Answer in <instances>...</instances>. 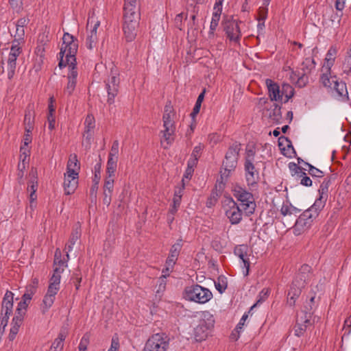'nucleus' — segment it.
Segmentation results:
<instances>
[{
  "label": "nucleus",
  "mask_w": 351,
  "mask_h": 351,
  "mask_svg": "<svg viewBox=\"0 0 351 351\" xmlns=\"http://www.w3.org/2000/svg\"><path fill=\"white\" fill-rule=\"evenodd\" d=\"M244 169L247 185L250 186H256L259 181L260 177L259 171L256 168L254 162H250V160L245 162Z\"/></svg>",
  "instance_id": "16"
},
{
  "label": "nucleus",
  "mask_w": 351,
  "mask_h": 351,
  "mask_svg": "<svg viewBox=\"0 0 351 351\" xmlns=\"http://www.w3.org/2000/svg\"><path fill=\"white\" fill-rule=\"evenodd\" d=\"M315 67V62L313 58H306L301 64V67L296 71L291 70L290 80L299 88L306 86L309 82L308 75Z\"/></svg>",
  "instance_id": "4"
},
{
  "label": "nucleus",
  "mask_w": 351,
  "mask_h": 351,
  "mask_svg": "<svg viewBox=\"0 0 351 351\" xmlns=\"http://www.w3.org/2000/svg\"><path fill=\"white\" fill-rule=\"evenodd\" d=\"M22 49L20 46L12 45L7 60L8 63V77L11 80L14 74L16 67V60L21 53Z\"/></svg>",
  "instance_id": "17"
},
{
  "label": "nucleus",
  "mask_w": 351,
  "mask_h": 351,
  "mask_svg": "<svg viewBox=\"0 0 351 351\" xmlns=\"http://www.w3.org/2000/svg\"><path fill=\"white\" fill-rule=\"evenodd\" d=\"M337 53V50L335 47L332 46L328 49L326 56L325 62L322 66L324 70H326V71H330V70H331V67L334 64Z\"/></svg>",
  "instance_id": "34"
},
{
  "label": "nucleus",
  "mask_w": 351,
  "mask_h": 351,
  "mask_svg": "<svg viewBox=\"0 0 351 351\" xmlns=\"http://www.w3.org/2000/svg\"><path fill=\"white\" fill-rule=\"evenodd\" d=\"M80 237H81L80 227H77L75 228H73L71 232L69 240V243L66 245L65 249L67 250L66 255L67 259H69V253L72 250L73 246L80 239Z\"/></svg>",
  "instance_id": "33"
},
{
  "label": "nucleus",
  "mask_w": 351,
  "mask_h": 351,
  "mask_svg": "<svg viewBox=\"0 0 351 351\" xmlns=\"http://www.w3.org/2000/svg\"><path fill=\"white\" fill-rule=\"evenodd\" d=\"M123 20L134 21L137 15V21H140V11L138 5V0H124Z\"/></svg>",
  "instance_id": "13"
},
{
  "label": "nucleus",
  "mask_w": 351,
  "mask_h": 351,
  "mask_svg": "<svg viewBox=\"0 0 351 351\" xmlns=\"http://www.w3.org/2000/svg\"><path fill=\"white\" fill-rule=\"evenodd\" d=\"M332 82L334 83V86L332 89L335 90L340 97L348 99V92L346 84L342 81L339 82L336 76H333Z\"/></svg>",
  "instance_id": "32"
},
{
  "label": "nucleus",
  "mask_w": 351,
  "mask_h": 351,
  "mask_svg": "<svg viewBox=\"0 0 351 351\" xmlns=\"http://www.w3.org/2000/svg\"><path fill=\"white\" fill-rule=\"evenodd\" d=\"M304 287H300L297 285H294V282H292V285L291 286L290 289L288 291L287 295H293L295 296H300L302 293V289Z\"/></svg>",
  "instance_id": "58"
},
{
  "label": "nucleus",
  "mask_w": 351,
  "mask_h": 351,
  "mask_svg": "<svg viewBox=\"0 0 351 351\" xmlns=\"http://www.w3.org/2000/svg\"><path fill=\"white\" fill-rule=\"evenodd\" d=\"M214 12L213 13V16L210 22V30L212 33L214 32V31L216 29L217 27L218 26L219 21L221 18V14L222 12V8L214 7Z\"/></svg>",
  "instance_id": "37"
},
{
  "label": "nucleus",
  "mask_w": 351,
  "mask_h": 351,
  "mask_svg": "<svg viewBox=\"0 0 351 351\" xmlns=\"http://www.w3.org/2000/svg\"><path fill=\"white\" fill-rule=\"evenodd\" d=\"M181 242L182 240H179L177 241V243L171 246L168 257L178 260V256L182 247Z\"/></svg>",
  "instance_id": "45"
},
{
  "label": "nucleus",
  "mask_w": 351,
  "mask_h": 351,
  "mask_svg": "<svg viewBox=\"0 0 351 351\" xmlns=\"http://www.w3.org/2000/svg\"><path fill=\"white\" fill-rule=\"evenodd\" d=\"M241 21L234 19L232 16H224L221 25L227 38L230 42L239 44L241 38V32L239 25Z\"/></svg>",
  "instance_id": "8"
},
{
  "label": "nucleus",
  "mask_w": 351,
  "mask_h": 351,
  "mask_svg": "<svg viewBox=\"0 0 351 351\" xmlns=\"http://www.w3.org/2000/svg\"><path fill=\"white\" fill-rule=\"evenodd\" d=\"M332 176L325 178L319 189V195L323 197H328V188L331 184Z\"/></svg>",
  "instance_id": "40"
},
{
  "label": "nucleus",
  "mask_w": 351,
  "mask_h": 351,
  "mask_svg": "<svg viewBox=\"0 0 351 351\" xmlns=\"http://www.w3.org/2000/svg\"><path fill=\"white\" fill-rule=\"evenodd\" d=\"M25 29L23 27H16V34L12 45L20 46L24 43Z\"/></svg>",
  "instance_id": "43"
},
{
  "label": "nucleus",
  "mask_w": 351,
  "mask_h": 351,
  "mask_svg": "<svg viewBox=\"0 0 351 351\" xmlns=\"http://www.w3.org/2000/svg\"><path fill=\"white\" fill-rule=\"evenodd\" d=\"M248 247L246 245H239L234 247V253L238 256L243 263L244 267L246 269L245 276H247L249 274L250 262L247 256Z\"/></svg>",
  "instance_id": "20"
},
{
  "label": "nucleus",
  "mask_w": 351,
  "mask_h": 351,
  "mask_svg": "<svg viewBox=\"0 0 351 351\" xmlns=\"http://www.w3.org/2000/svg\"><path fill=\"white\" fill-rule=\"evenodd\" d=\"M175 112L172 106H165L162 116L164 130L160 131L162 134L160 140L164 149H168L175 140L176 125L173 121Z\"/></svg>",
  "instance_id": "3"
},
{
  "label": "nucleus",
  "mask_w": 351,
  "mask_h": 351,
  "mask_svg": "<svg viewBox=\"0 0 351 351\" xmlns=\"http://www.w3.org/2000/svg\"><path fill=\"white\" fill-rule=\"evenodd\" d=\"M270 293V290L267 288H264L258 294V299L256 302L250 308L249 313L258 304L263 302L266 300Z\"/></svg>",
  "instance_id": "48"
},
{
  "label": "nucleus",
  "mask_w": 351,
  "mask_h": 351,
  "mask_svg": "<svg viewBox=\"0 0 351 351\" xmlns=\"http://www.w3.org/2000/svg\"><path fill=\"white\" fill-rule=\"evenodd\" d=\"M24 317H25V316L22 315L21 314L19 315V314L15 313V315L14 316V317L12 319V323H11L12 327L10 328V334L8 336L10 341H13L15 339L16 335L19 332L21 326L22 325V324L23 322Z\"/></svg>",
  "instance_id": "26"
},
{
  "label": "nucleus",
  "mask_w": 351,
  "mask_h": 351,
  "mask_svg": "<svg viewBox=\"0 0 351 351\" xmlns=\"http://www.w3.org/2000/svg\"><path fill=\"white\" fill-rule=\"evenodd\" d=\"M34 295V289L31 290L30 293L25 292L21 300L18 303L16 313L19 315H22L25 316L27 307L30 303V301L32 298V296Z\"/></svg>",
  "instance_id": "23"
},
{
  "label": "nucleus",
  "mask_w": 351,
  "mask_h": 351,
  "mask_svg": "<svg viewBox=\"0 0 351 351\" xmlns=\"http://www.w3.org/2000/svg\"><path fill=\"white\" fill-rule=\"evenodd\" d=\"M64 343L61 340L55 339L49 351H61L63 349Z\"/></svg>",
  "instance_id": "63"
},
{
  "label": "nucleus",
  "mask_w": 351,
  "mask_h": 351,
  "mask_svg": "<svg viewBox=\"0 0 351 351\" xmlns=\"http://www.w3.org/2000/svg\"><path fill=\"white\" fill-rule=\"evenodd\" d=\"M342 71L344 74L351 77V54L346 57L343 62Z\"/></svg>",
  "instance_id": "51"
},
{
  "label": "nucleus",
  "mask_w": 351,
  "mask_h": 351,
  "mask_svg": "<svg viewBox=\"0 0 351 351\" xmlns=\"http://www.w3.org/2000/svg\"><path fill=\"white\" fill-rule=\"evenodd\" d=\"M97 41V34L90 32V34L86 38V47L89 49H92L95 46Z\"/></svg>",
  "instance_id": "54"
},
{
  "label": "nucleus",
  "mask_w": 351,
  "mask_h": 351,
  "mask_svg": "<svg viewBox=\"0 0 351 351\" xmlns=\"http://www.w3.org/2000/svg\"><path fill=\"white\" fill-rule=\"evenodd\" d=\"M311 313H302L297 315L295 324L293 327L294 335L298 337L303 336L307 328L313 325Z\"/></svg>",
  "instance_id": "11"
},
{
  "label": "nucleus",
  "mask_w": 351,
  "mask_h": 351,
  "mask_svg": "<svg viewBox=\"0 0 351 351\" xmlns=\"http://www.w3.org/2000/svg\"><path fill=\"white\" fill-rule=\"evenodd\" d=\"M34 119H35V112L33 110V108L30 106H28L25 110V117H24V125H25V132L27 133H32L34 127Z\"/></svg>",
  "instance_id": "27"
},
{
  "label": "nucleus",
  "mask_w": 351,
  "mask_h": 351,
  "mask_svg": "<svg viewBox=\"0 0 351 351\" xmlns=\"http://www.w3.org/2000/svg\"><path fill=\"white\" fill-rule=\"evenodd\" d=\"M312 277L313 274L311 273V267L308 265L304 264L299 269V271L293 281L294 282V285L304 288Z\"/></svg>",
  "instance_id": "15"
},
{
  "label": "nucleus",
  "mask_w": 351,
  "mask_h": 351,
  "mask_svg": "<svg viewBox=\"0 0 351 351\" xmlns=\"http://www.w3.org/2000/svg\"><path fill=\"white\" fill-rule=\"evenodd\" d=\"M215 188H216L215 190H213L211 192V194H210L209 198L208 199L206 204H207V206H208V207L214 206L217 203L219 197L221 195V191L223 190L224 186L223 188L220 189L219 187L218 183H217L215 186Z\"/></svg>",
  "instance_id": "38"
},
{
  "label": "nucleus",
  "mask_w": 351,
  "mask_h": 351,
  "mask_svg": "<svg viewBox=\"0 0 351 351\" xmlns=\"http://www.w3.org/2000/svg\"><path fill=\"white\" fill-rule=\"evenodd\" d=\"M117 71L111 69L110 77L105 81L106 88L108 93L107 104L109 106V110H114L115 97L119 91L120 79Z\"/></svg>",
  "instance_id": "7"
},
{
  "label": "nucleus",
  "mask_w": 351,
  "mask_h": 351,
  "mask_svg": "<svg viewBox=\"0 0 351 351\" xmlns=\"http://www.w3.org/2000/svg\"><path fill=\"white\" fill-rule=\"evenodd\" d=\"M80 169V162L77 160L76 154H71L69 156L67 165L66 172L65 173L73 174L75 176L79 175V170Z\"/></svg>",
  "instance_id": "31"
},
{
  "label": "nucleus",
  "mask_w": 351,
  "mask_h": 351,
  "mask_svg": "<svg viewBox=\"0 0 351 351\" xmlns=\"http://www.w3.org/2000/svg\"><path fill=\"white\" fill-rule=\"evenodd\" d=\"M289 169L292 172L294 173L293 176H296L298 178L300 175H305V172L303 171V168L298 166L295 163H290Z\"/></svg>",
  "instance_id": "56"
},
{
  "label": "nucleus",
  "mask_w": 351,
  "mask_h": 351,
  "mask_svg": "<svg viewBox=\"0 0 351 351\" xmlns=\"http://www.w3.org/2000/svg\"><path fill=\"white\" fill-rule=\"evenodd\" d=\"M215 285L217 290L220 293H223L228 287L227 278L224 276H219L217 278V281H215Z\"/></svg>",
  "instance_id": "44"
},
{
  "label": "nucleus",
  "mask_w": 351,
  "mask_h": 351,
  "mask_svg": "<svg viewBox=\"0 0 351 351\" xmlns=\"http://www.w3.org/2000/svg\"><path fill=\"white\" fill-rule=\"evenodd\" d=\"M282 97H285V103L287 102L294 95V88L289 84H283L280 89Z\"/></svg>",
  "instance_id": "39"
},
{
  "label": "nucleus",
  "mask_w": 351,
  "mask_h": 351,
  "mask_svg": "<svg viewBox=\"0 0 351 351\" xmlns=\"http://www.w3.org/2000/svg\"><path fill=\"white\" fill-rule=\"evenodd\" d=\"M93 117L90 116H87L85 120V130L84 131H92L95 127Z\"/></svg>",
  "instance_id": "64"
},
{
  "label": "nucleus",
  "mask_w": 351,
  "mask_h": 351,
  "mask_svg": "<svg viewBox=\"0 0 351 351\" xmlns=\"http://www.w3.org/2000/svg\"><path fill=\"white\" fill-rule=\"evenodd\" d=\"M322 73L319 79L320 82L324 87L330 88L332 89L334 86V83L332 82L333 76H331L330 71H326V70H324V68H322Z\"/></svg>",
  "instance_id": "36"
},
{
  "label": "nucleus",
  "mask_w": 351,
  "mask_h": 351,
  "mask_svg": "<svg viewBox=\"0 0 351 351\" xmlns=\"http://www.w3.org/2000/svg\"><path fill=\"white\" fill-rule=\"evenodd\" d=\"M14 304V293L7 291L1 302V315L10 316L12 314Z\"/></svg>",
  "instance_id": "19"
},
{
  "label": "nucleus",
  "mask_w": 351,
  "mask_h": 351,
  "mask_svg": "<svg viewBox=\"0 0 351 351\" xmlns=\"http://www.w3.org/2000/svg\"><path fill=\"white\" fill-rule=\"evenodd\" d=\"M57 293V291L47 289V291L43 298L41 304V311L43 314H45L46 312H47L48 310L52 306Z\"/></svg>",
  "instance_id": "29"
},
{
  "label": "nucleus",
  "mask_w": 351,
  "mask_h": 351,
  "mask_svg": "<svg viewBox=\"0 0 351 351\" xmlns=\"http://www.w3.org/2000/svg\"><path fill=\"white\" fill-rule=\"evenodd\" d=\"M118 159L108 158L106 166V176H114L117 168Z\"/></svg>",
  "instance_id": "42"
},
{
  "label": "nucleus",
  "mask_w": 351,
  "mask_h": 351,
  "mask_svg": "<svg viewBox=\"0 0 351 351\" xmlns=\"http://www.w3.org/2000/svg\"><path fill=\"white\" fill-rule=\"evenodd\" d=\"M215 319L208 313H204V317L199 321L198 325L194 328V337L197 341L205 340L214 328Z\"/></svg>",
  "instance_id": "9"
},
{
  "label": "nucleus",
  "mask_w": 351,
  "mask_h": 351,
  "mask_svg": "<svg viewBox=\"0 0 351 351\" xmlns=\"http://www.w3.org/2000/svg\"><path fill=\"white\" fill-rule=\"evenodd\" d=\"M11 8L17 12L21 11L23 8L22 0H9Z\"/></svg>",
  "instance_id": "62"
},
{
  "label": "nucleus",
  "mask_w": 351,
  "mask_h": 351,
  "mask_svg": "<svg viewBox=\"0 0 351 351\" xmlns=\"http://www.w3.org/2000/svg\"><path fill=\"white\" fill-rule=\"evenodd\" d=\"M101 162L97 163L94 167L95 175L93 182H99L101 178Z\"/></svg>",
  "instance_id": "61"
},
{
  "label": "nucleus",
  "mask_w": 351,
  "mask_h": 351,
  "mask_svg": "<svg viewBox=\"0 0 351 351\" xmlns=\"http://www.w3.org/2000/svg\"><path fill=\"white\" fill-rule=\"evenodd\" d=\"M184 294L186 300L199 304H205L213 297V293L208 289L199 285L186 287Z\"/></svg>",
  "instance_id": "5"
},
{
  "label": "nucleus",
  "mask_w": 351,
  "mask_h": 351,
  "mask_svg": "<svg viewBox=\"0 0 351 351\" xmlns=\"http://www.w3.org/2000/svg\"><path fill=\"white\" fill-rule=\"evenodd\" d=\"M169 340L164 333L154 334L148 339L142 351H167Z\"/></svg>",
  "instance_id": "10"
},
{
  "label": "nucleus",
  "mask_w": 351,
  "mask_h": 351,
  "mask_svg": "<svg viewBox=\"0 0 351 351\" xmlns=\"http://www.w3.org/2000/svg\"><path fill=\"white\" fill-rule=\"evenodd\" d=\"M62 46L59 53L60 69L68 66H76V53L78 49V40L69 33H64L62 37Z\"/></svg>",
  "instance_id": "2"
},
{
  "label": "nucleus",
  "mask_w": 351,
  "mask_h": 351,
  "mask_svg": "<svg viewBox=\"0 0 351 351\" xmlns=\"http://www.w3.org/2000/svg\"><path fill=\"white\" fill-rule=\"evenodd\" d=\"M300 212V210L298 209L297 208L293 206L291 204H283L281 209H280V213L283 216H293L294 217H296L298 216V214Z\"/></svg>",
  "instance_id": "35"
},
{
  "label": "nucleus",
  "mask_w": 351,
  "mask_h": 351,
  "mask_svg": "<svg viewBox=\"0 0 351 351\" xmlns=\"http://www.w3.org/2000/svg\"><path fill=\"white\" fill-rule=\"evenodd\" d=\"M119 143L118 140H114L112 143L108 158H112L114 159L119 158Z\"/></svg>",
  "instance_id": "52"
},
{
  "label": "nucleus",
  "mask_w": 351,
  "mask_h": 351,
  "mask_svg": "<svg viewBox=\"0 0 351 351\" xmlns=\"http://www.w3.org/2000/svg\"><path fill=\"white\" fill-rule=\"evenodd\" d=\"M319 302V297L317 298L315 292H310L308 295L306 297L305 304L303 309L301 311V313H311V317H312L313 311L316 308Z\"/></svg>",
  "instance_id": "22"
},
{
  "label": "nucleus",
  "mask_w": 351,
  "mask_h": 351,
  "mask_svg": "<svg viewBox=\"0 0 351 351\" xmlns=\"http://www.w3.org/2000/svg\"><path fill=\"white\" fill-rule=\"evenodd\" d=\"M69 259L66 258V261H63L62 259V253L59 248H57L55 252L54 255V261L53 264L55 265H58V267L63 268L64 267H66L67 264L66 262Z\"/></svg>",
  "instance_id": "46"
},
{
  "label": "nucleus",
  "mask_w": 351,
  "mask_h": 351,
  "mask_svg": "<svg viewBox=\"0 0 351 351\" xmlns=\"http://www.w3.org/2000/svg\"><path fill=\"white\" fill-rule=\"evenodd\" d=\"M204 148V145H202V143H199V145H197L193 148V150L191 154V157L198 160L202 155Z\"/></svg>",
  "instance_id": "57"
},
{
  "label": "nucleus",
  "mask_w": 351,
  "mask_h": 351,
  "mask_svg": "<svg viewBox=\"0 0 351 351\" xmlns=\"http://www.w3.org/2000/svg\"><path fill=\"white\" fill-rule=\"evenodd\" d=\"M64 271V268L56 267L53 269V274L49 279L48 289L51 291H57L60 290V283L61 280V274Z\"/></svg>",
  "instance_id": "25"
},
{
  "label": "nucleus",
  "mask_w": 351,
  "mask_h": 351,
  "mask_svg": "<svg viewBox=\"0 0 351 351\" xmlns=\"http://www.w3.org/2000/svg\"><path fill=\"white\" fill-rule=\"evenodd\" d=\"M234 196L241 202L244 213L247 216L252 215L255 211L256 203L253 195L240 186H235L233 189Z\"/></svg>",
  "instance_id": "6"
},
{
  "label": "nucleus",
  "mask_w": 351,
  "mask_h": 351,
  "mask_svg": "<svg viewBox=\"0 0 351 351\" xmlns=\"http://www.w3.org/2000/svg\"><path fill=\"white\" fill-rule=\"evenodd\" d=\"M78 185V176L64 173V189L65 194H73Z\"/></svg>",
  "instance_id": "21"
},
{
  "label": "nucleus",
  "mask_w": 351,
  "mask_h": 351,
  "mask_svg": "<svg viewBox=\"0 0 351 351\" xmlns=\"http://www.w3.org/2000/svg\"><path fill=\"white\" fill-rule=\"evenodd\" d=\"M36 170L34 169L33 168L29 172V176L32 177V180H31L28 184L27 191L30 192L29 198L31 202L34 201L37 198V195L36 194L38 189L37 177L36 176Z\"/></svg>",
  "instance_id": "30"
},
{
  "label": "nucleus",
  "mask_w": 351,
  "mask_h": 351,
  "mask_svg": "<svg viewBox=\"0 0 351 351\" xmlns=\"http://www.w3.org/2000/svg\"><path fill=\"white\" fill-rule=\"evenodd\" d=\"M318 215L317 211L313 210V208H311V207L304 210L295 221V229L300 230L308 228Z\"/></svg>",
  "instance_id": "12"
},
{
  "label": "nucleus",
  "mask_w": 351,
  "mask_h": 351,
  "mask_svg": "<svg viewBox=\"0 0 351 351\" xmlns=\"http://www.w3.org/2000/svg\"><path fill=\"white\" fill-rule=\"evenodd\" d=\"M138 24L139 21H137V16L134 21H123V31L128 42H131L136 38Z\"/></svg>",
  "instance_id": "18"
},
{
  "label": "nucleus",
  "mask_w": 351,
  "mask_h": 351,
  "mask_svg": "<svg viewBox=\"0 0 351 351\" xmlns=\"http://www.w3.org/2000/svg\"><path fill=\"white\" fill-rule=\"evenodd\" d=\"M100 25V22L97 20H95L94 16H89L87 21V27L90 25L92 27L91 32H95L97 34V29Z\"/></svg>",
  "instance_id": "55"
},
{
  "label": "nucleus",
  "mask_w": 351,
  "mask_h": 351,
  "mask_svg": "<svg viewBox=\"0 0 351 351\" xmlns=\"http://www.w3.org/2000/svg\"><path fill=\"white\" fill-rule=\"evenodd\" d=\"M274 108L269 113V118L275 123H279L282 119L281 107L277 104H273Z\"/></svg>",
  "instance_id": "41"
},
{
  "label": "nucleus",
  "mask_w": 351,
  "mask_h": 351,
  "mask_svg": "<svg viewBox=\"0 0 351 351\" xmlns=\"http://www.w3.org/2000/svg\"><path fill=\"white\" fill-rule=\"evenodd\" d=\"M21 152H22L23 154H24L25 156L24 158L22 159L21 162H19L18 165V170L20 172H22L24 171V169H25V165L27 163V162L26 161L27 154L26 153V149H25L23 147H21Z\"/></svg>",
  "instance_id": "60"
},
{
  "label": "nucleus",
  "mask_w": 351,
  "mask_h": 351,
  "mask_svg": "<svg viewBox=\"0 0 351 351\" xmlns=\"http://www.w3.org/2000/svg\"><path fill=\"white\" fill-rule=\"evenodd\" d=\"M69 72L67 76L68 83L64 88V92L69 95H71L76 86L77 71L76 66H69Z\"/></svg>",
  "instance_id": "24"
},
{
  "label": "nucleus",
  "mask_w": 351,
  "mask_h": 351,
  "mask_svg": "<svg viewBox=\"0 0 351 351\" xmlns=\"http://www.w3.org/2000/svg\"><path fill=\"white\" fill-rule=\"evenodd\" d=\"M327 199L328 197H323L322 195H319V198L315 200V203L311 206V208L317 211V213L319 214L321 210L324 208Z\"/></svg>",
  "instance_id": "49"
},
{
  "label": "nucleus",
  "mask_w": 351,
  "mask_h": 351,
  "mask_svg": "<svg viewBox=\"0 0 351 351\" xmlns=\"http://www.w3.org/2000/svg\"><path fill=\"white\" fill-rule=\"evenodd\" d=\"M114 176H106L103 187L104 192H109L112 194L114 189Z\"/></svg>",
  "instance_id": "47"
},
{
  "label": "nucleus",
  "mask_w": 351,
  "mask_h": 351,
  "mask_svg": "<svg viewBox=\"0 0 351 351\" xmlns=\"http://www.w3.org/2000/svg\"><path fill=\"white\" fill-rule=\"evenodd\" d=\"M266 85L267 86L269 96L271 101H279L282 99L280 86L277 83L274 82L270 79H267Z\"/></svg>",
  "instance_id": "28"
},
{
  "label": "nucleus",
  "mask_w": 351,
  "mask_h": 351,
  "mask_svg": "<svg viewBox=\"0 0 351 351\" xmlns=\"http://www.w3.org/2000/svg\"><path fill=\"white\" fill-rule=\"evenodd\" d=\"M283 145H286L287 147H291L292 149H293L291 141L287 137L282 136L278 138V146L281 149H285V147L282 148Z\"/></svg>",
  "instance_id": "59"
},
{
  "label": "nucleus",
  "mask_w": 351,
  "mask_h": 351,
  "mask_svg": "<svg viewBox=\"0 0 351 351\" xmlns=\"http://www.w3.org/2000/svg\"><path fill=\"white\" fill-rule=\"evenodd\" d=\"M241 149V144L237 141L234 142L228 147L219 171L220 180H218V186L220 189L225 186L231 172L236 169Z\"/></svg>",
  "instance_id": "1"
},
{
  "label": "nucleus",
  "mask_w": 351,
  "mask_h": 351,
  "mask_svg": "<svg viewBox=\"0 0 351 351\" xmlns=\"http://www.w3.org/2000/svg\"><path fill=\"white\" fill-rule=\"evenodd\" d=\"M345 4H346V0H336V1H335V6L337 11V12L336 13V16L337 17L338 23L340 22L341 19L343 16L342 11L345 8Z\"/></svg>",
  "instance_id": "50"
},
{
  "label": "nucleus",
  "mask_w": 351,
  "mask_h": 351,
  "mask_svg": "<svg viewBox=\"0 0 351 351\" xmlns=\"http://www.w3.org/2000/svg\"><path fill=\"white\" fill-rule=\"evenodd\" d=\"M304 165L308 167V173L311 176L313 177H317V178H322L324 176V173L322 171L319 170V169L315 167L312 165L304 162Z\"/></svg>",
  "instance_id": "53"
},
{
  "label": "nucleus",
  "mask_w": 351,
  "mask_h": 351,
  "mask_svg": "<svg viewBox=\"0 0 351 351\" xmlns=\"http://www.w3.org/2000/svg\"><path fill=\"white\" fill-rule=\"evenodd\" d=\"M227 206L228 208L226 209L225 214L230 223L232 225L239 223L242 220V210L240 209L239 206L232 198L228 199Z\"/></svg>",
  "instance_id": "14"
}]
</instances>
